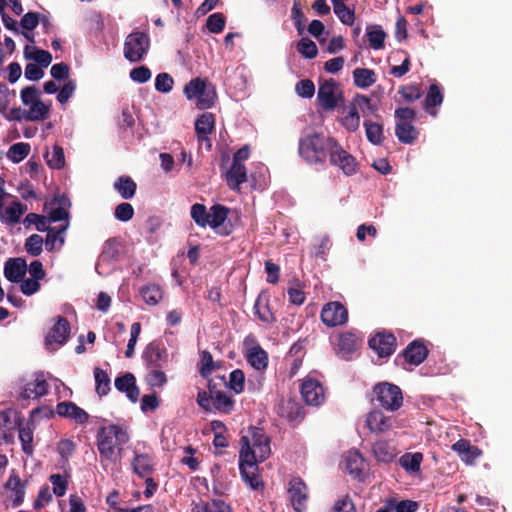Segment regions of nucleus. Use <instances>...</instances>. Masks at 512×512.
<instances>
[{"mask_svg":"<svg viewBox=\"0 0 512 512\" xmlns=\"http://www.w3.org/2000/svg\"><path fill=\"white\" fill-rule=\"evenodd\" d=\"M142 359L149 372L146 382L151 387H162L167 382L165 369L168 366L169 354L165 345L160 340H154L145 347Z\"/></svg>","mask_w":512,"mask_h":512,"instance_id":"obj_1","label":"nucleus"},{"mask_svg":"<svg viewBox=\"0 0 512 512\" xmlns=\"http://www.w3.org/2000/svg\"><path fill=\"white\" fill-rule=\"evenodd\" d=\"M101 459L116 463L120 460L123 446L129 441L127 431L118 424L100 427L96 435Z\"/></svg>","mask_w":512,"mask_h":512,"instance_id":"obj_2","label":"nucleus"},{"mask_svg":"<svg viewBox=\"0 0 512 512\" xmlns=\"http://www.w3.org/2000/svg\"><path fill=\"white\" fill-rule=\"evenodd\" d=\"M327 150H329L328 138L322 134H306L299 139L298 152L307 163H324Z\"/></svg>","mask_w":512,"mask_h":512,"instance_id":"obj_3","label":"nucleus"},{"mask_svg":"<svg viewBox=\"0 0 512 512\" xmlns=\"http://www.w3.org/2000/svg\"><path fill=\"white\" fill-rule=\"evenodd\" d=\"M249 431L250 437L246 435L241 437V449L239 453L246 450L254 455L256 464L263 462L271 453L270 440L260 428L251 427Z\"/></svg>","mask_w":512,"mask_h":512,"instance_id":"obj_4","label":"nucleus"},{"mask_svg":"<svg viewBox=\"0 0 512 512\" xmlns=\"http://www.w3.org/2000/svg\"><path fill=\"white\" fill-rule=\"evenodd\" d=\"M150 48L149 35L141 31L131 32L125 39L123 54L132 63L143 60Z\"/></svg>","mask_w":512,"mask_h":512,"instance_id":"obj_5","label":"nucleus"},{"mask_svg":"<svg viewBox=\"0 0 512 512\" xmlns=\"http://www.w3.org/2000/svg\"><path fill=\"white\" fill-rule=\"evenodd\" d=\"M197 404L205 411L216 410L224 414H229L235 405V401L231 396L222 391L215 392V395L209 396L204 390H200L197 394Z\"/></svg>","mask_w":512,"mask_h":512,"instance_id":"obj_6","label":"nucleus"},{"mask_svg":"<svg viewBox=\"0 0 512 512\" xmlns=\"http://www.w3.org/2000/svg\"><path fill=\"white\" fill-rule=\"evenodd\" d=\"M330 163L351 176L357 172L358 163L354 156L345 151L336 139L328 137Z\"/></svg>","mask_w":512,"mask_h":512,"instance_id":"obj_7","label":"nucleus"},{"mask_svg":"<svg viewBox=\"0 0 512 512\" xmlns=\"http://www.w3.org/2000/svg\"><path fill=\"white\" fill-rule=\"evenodd\" d=\"M373 391L380 405L389 411H396L403 404L402 391L395 384L381 382L374 386Z\"/></svg>","mask_w":512,"mask_h":512,"instance_id":"obj_8","label":"nucleus"},{"mask_svg":"<svg viewBox=\"0 0 512 512\" xmlns=\"http://www.w3.org/2000/svg\"><path fill=\"white\" fill-rule=\"evenodd\" d=\"M239 470L242 480L253 490L264 488V483L258 474V464L252 453L244 450L239 453Z\"/></svg>","mask_w":512,"mask_h":512,"instance_id":"obj_9","label":"nucleus"},{"mask_svg":"<svg viewBox=\"0 0 512 512\" xmlns=\"http://www.w3.org/2000/svg\"><path fill=\"white\" fill-rule=\"evenodd\" d=\"M342 98L343 92L337 81L330 78L320 83L317 100L323 110H334Z\"/></svg>","mask_w":512,"mask_h":512,"instance_id":"obj_10","label":"nucleus"},{"mask_svg":"<svg viewBox=\"0 0 512 512\" xmlns=\"http://www.w3.org/2000/svg\"><path fill=\"white\" fill-rule=\"evenodd\" d=\"M361 344L362 336L360 332L356 330L342 332L338 335L337 354L345 360H350Z\"/></svg>","mask_w":512,"mask_h":512,"instance_id":"obj_11","label":"nucleus"},{"mask_svg":"<svg viewBox=\"0 0 512 512\" xmlns=\"http://www.w3.org/2000/svg\"><path fill=\"white\" fill-rule=\"evenodd\" d=\"M321 320L328 327L343 325L348 321V310L341 302H329L321 310Z\"/></svg>","mask_w":512,"mask_h":512,"instance_id":"obj_12","label":"nucleus"},{"mask_svg":"<svg viewBox=\"0 0 512 512\" xmlns=\"http://www.w3.org/2000/svg\"><path fill=\"white\" fill-rule=\"evenodd\" d=\"M307 485L299 478L294 477L289 482L288 492L295 512H305L307 509L308 492Z\"/></svg>","mask_w":512,"mask_h":512,"instance_id":"obj_13","label":"nucleus"},{"mask_svg":"<svg viewBox=\"0 0 512 512\" xmlns=\"http://www.w3.org/2000/svg\"><path fill=\"white\" fill-rule=\"evenodd\" d=\"M303 400L308 405L319 406L325 400V393L322 384L313 378H306L300 387Z\"/></svg>","mask_w":512,"mask_h":512,"instance_id":"obj_14","label":"nucleus"},{"mask_svg":"<svg viewBox=\"0 0 512 512\" xmlns=\"http://www.w3.org/2000/svg\"><path fill=\"white\" fill-rule=\"evenodd\" d=\"M428 349L421 339H416L408 344L401 354L396 357V362L401 358L410 365L418 366L423 363L428 356Z\"/></svg>","mask_w":512,"mask_h":512,"instance_id":"obj_15","label":"nucleus"},{"mask_svg":"<svg viewBox=\"0 0 512 512\" xmlns=\"http://www.w3.org/2000/svg\"><path fill=\"white\" fill-rule=\"evenodd\" d=\"M368 344L379 357H389L395 352L396 337L392 333L378 332Z\"/></svg>","mask_w":512,"mask_h":512,"instance_id":"obj_16","label":"nucleus"},{"mask_svg":"<svg viewBox=\"0 0 512 512\" xmlns=\"http://www.w3.org/2000/svg\"><path fill=\"white\" fill-rule=\"evenodd\" d=\"M209 224L212 229L217 230L222 236L232 233V225H225L230 209L221 204H215L210 208Z\"/></svg>","mask_w":512,"mask_h":512,"instance_id":"obj_17","label":"nucleus"},{"mask_svg":"<svg viewBox=\"0 0 512 512\" xmlns=\"http://www.w3.org/2000/svg\"><path fill=\"white\" fill-rule=\"evenodd\" d=\"M56 413L60 417L70 419L80 425L87 423L89 419V414L71 401L59 402L56 406Z\"/></svg>","mask_w":512,"mask_h":512,"instance_id":"obj_18","label":"nucleus"},{"mask_svg":"<svg viewBox=\"0 0 512 512\" xmlns=\"http://www.w3.org/2000/svg\"><path fill=\"white\" fill-rule=\"evenodd\" d=\"M70 329L69 321L63 316H58L45 338L46 344L56 343L60 346L64 345L70 337Z\"/></svg>","mask_w":512,"mask_h":512,"instance_id":"obj_19","label":"nucleus"},{"mask_svg":"<svg viewBox=\"0 0 512 512\" xmlns=\"http://www.w3.org/2000/svg\"><path fill=\"white\" fill-rule=\"evenodd\" d=\"M277 413L289 422H300L305 412L302 405L294 399H281L277 406Z\"/></svg>","mask_w":512,"mask_h":512,"instance_id":"obj_20","label":"nucleus"},{"mask_svg":"<svg viewBox=\"0 0 512 512\" xmlns=\"http://www.w3.org/2000/svg\"><path fill=\"white\" fill-rule=\"evenodd\" d=\"M49 384L45 379L43 373L36 374L33 381L28 382L20 393V398L23 400L37 399L45 396L48 393Z\"/></svg>","mask_w":512,"mask_h":512,"instance_id":"obj_21","label":"nucleus"},{"mask_svg":"<svg viewBox=\"0 0 512 512\" xmlns=\"http://www.w3.org/2000/svg\"><path fill=\"white\" fill-rule=\"evenodd\" d=\"M215 129V116L210 112L200 115L195 121V132L200 143H206L211 148V141L208 137Z\"/></svg>","mask_w":512,"mask_h":512,"instance_id":"obj_22","label":"nucleus"},{"mask_svg":"<svg viewBox=\"0 0 512 512\" xmlns=\"http://www.w3.org/2000/svg\"><path fill=\"white\" fill-rule=\"evenodd\" d=\"M114 384L116 389L125 393L131 402L136 403L138 401L140 390L136 385V378L132 373L127 372L124 375L118 376Z\"/></svg>","mask_w":512,"mask_h":512,"instance_id":"obj_23","label":"nucleus"},{"mask_svg":"<svg viewBox=\"0 0 512 512\" xmlns=\"http://www.w3.org/2000/svg\"><path fill=\"white\" fill-rule=\"evenodd\" d=\"M27 272V263L23 258H9L4 264V276L12 283H19Z\"/></svg>","mask_w":512,"mask_h":512,"instance_id":"obj_24","label":"nucleus"},{"mask_svg":"<svg viewBox=\"0 0 512 512\" xmlns=\"http://www.w3.org/2000/svg\"><path fill=\"white\" fill-rule=\"evenodd\" d=\"M452 450L467 464H474L475 460L482 454V451L467 439H460L455 442L452 445Z\"/></svg>","mask_w":512,"mask_h":512,"instance_id":"obj_25","label":"nucleus"},{"mask_svg":"<svg viewBox=\"0 0 512 512\" xmlns=\"http://www.w3.org/2000/svg\"><path fill=\"white\" fill-rule=\"evenodd\" d=\"M366 426L373 433H384L392 427V420L380 410H373L367 414Z\"/></svg>","mask_w":512,"mask_h":512,"instance_id":"obj_26","label":"nucleus"},{"mask_svg":"<svg viewBox=\"0 0 512 512\" xmlns=\"http://www.w3.org/2000/svg\"><path fill=\"white\" fill-rule=\"evenodd\" d=\"M228 187L233 191H240V186L247 181V170L244 164L233 163L225 173Z\"/></svg>","mask_w":512,"mask_h":512,"instance_id":"obj_27","label":"nucleus"},{"mask_svg":"<svg viewBox=\"0 0 512 512\" xmlns=\"http://www.w3.org/2000/svg\"><path fill=\"white\" fill-rule=\"evenodd\" d=\"M191 512H234L231 505L222 499L193 502Z\"/></svg>","mask_w":512,"mask_h":512,"instance_id":"obj_28","label":"nucleus"},{"mask_svg":"<svg viewBox=\"0 0 512 512\" xmlns=\"http://www.w3.org/2000/svg\"><path fill=\"white\" fill-rule=\"evenodd\" d=\"M131 465L134 473L137 474L138 477L142 479L151 476L152 473L154 472L153 459L150 455L146 453H135Z\"/></svg>","mask_w":512,"mask_h":512,"instance_id":"obj_29","label":"nucleus"},{"mask_svg":"<svg viewBox=\"0 0 512 512\" xmlns=\"http://www.w3.org/2000/svg\"><path fill=\"white\" fill-rule=\"evenodd\" d=\"M443 102V93L437 83H432L429 86L428 92L424 100V109L430 114L435 116L437 114L434 108L441 105Z\"/></svg>","mask_w":512,"mask_h":512,"instance_id":"obj_30","label":"nucleus"},{"mask_svg":"<svg viewBox=\"0 0 512 512\" xmlns=\"http://www.w3.org/2000/svg\"><path fill=\"white\" fill-rule=\"evenodd\" d=\"M254 313L260 321L271 324L276 322V317L271 311L268 297H264L261 294L257 297L254 304Z\"/></svg>","mask_w":512,"mask_h":512,"instance_id":"obj_31","label":"nucleus"},{"mask_svg":"<svg viewBox=\"0 0 512 512\" xmlns=\"http://www.w3.org/2000/svg\"><path fill=\"white\" fill-rule=\"evenodd\" d=\"M24 57L27 60H34L38 66L43 68L48 67L52 62V55L49 51L30 45L24 47Z\"/></svg>","mask_w":512,"mask_h":512,"instance_id":"obj_32","label":"nucleus"},{"mask_svg":"<svg viewBox=\"0 0 512 512\" xmlns=\"http://www.w3.org/2000/svg\"><path fill=\"white\" fill-rule=\"evenodd\" d=\"M395 135L403 144H412L418 138V130L409 122H397L395 126Z\"/></svg>","mask_w":512,"mask_h":512,"instance_id":"obj_33","label":"nucleus"},{"mask_svg":"<svg viewBox=\"0 0 512 512\" xmlns=\"http://www.w3.org/2000/svg\"><path fill=\"white\" fill-rule=\"evenodd\" d=\"M247 361L248 363L255 368L256 370H264L268 365V354L267 352L260 346L256 345L249 349L247 353Z\"/></svg>","mask_w":512,"mask_h":512,"instance_id":"obj_34","label":"nucleus"},{"mask_svg":"<svg viewBox=\"0 0 512 512\" xmlns=\"http://www.w3.org/2000/svg\"><path fill=\"white\" fill-rule=\"evenodd\" d=\"M113 187L123 199H131L136 193L137 184L130 176H120L115 180Z\"/></svg>","mask_w":512,"mask_h":512,"instance_id":"obj_35","label":"nucleus"},{"mask_svg":"<svg viewBox=\"0 0 512 512\" xmlns=\"http://www.w3.org/2000/svg\"><path fill=\"white\" fill-rule=\"evenodd\" d=\"M354 85L358 88H368L377 81V76L372 69L356 68L353 71Z\"/></svg>","mask_w":512,"mask_h":512,"instance_id":"obj_36","label":"nucleus"},{"mask_svg":"<svg viewBox=\"0 0 512 512\" xmlns=\"http://www.w3.org/2000/svg\"><path fill=\"white\" fill-rule=\"evenodd\" d=\"M363 126L365 128L367 140L373 145H381L384 140L383 125L365 119Z\"/></svg>","mask_w":512,"mask_h":512,"instance_id":"obj_37","label":"nucleus"},{"mask_svg":"<svg viewBox=\"0 0 512 512\" xmlns=\"http://www.w3.org/2000/svg\"><path fill=\"white\" fill-rule=\"evenodd\" d=\"M372 452L378 461L384 463L391 462L396 456L395 449L383 440L374 443Z\"/></svg>","mask_w":512,"mask_h":512,"instance_id":"obj_38","label":"nucleus"},{"mask_svg":"<svg viewBox=\"0 0 512 512\" xmlns=\"http://www.w3.org/2000/svg\"><path fill=\"white\" fill-rule=\"evenodd\" d=\"M366 36L372 49L380 50L384 48L386 33L381 26L368 25L366 28Z\"/></svg>","mask_w":512,"mask_h":512,"instance_id":"obj_39","label":"nucleus"},{"mask_svg":"<svg viewBox=\"0 0 512 512\" xmlns=\"http://www.w3.org/2000/svg\"><path fill=\"white\" fill-rule=\"evenodd\" d=\"M346 469L350 475L360 477L364 468V459L358 451L348 452L346 459Z\"/></svg>","mask_w":512,"mask_h":512,"instance_id":"obj_40","label":"nucleus"},{"mask_svg":"<svg viewBox=\"0 0 512 512\" xmlns=\"http://www.w3.org/2000/svg\"><path fill=\"white\" fill-rule=\"evenodd\" d=\"M140 295L146 304L155 306L162 300L163 290L159 285L152 283L143 286Z\"/></svg>","mask_w":512,"mask_h":512,"instance_id":"obj_41","label":"nucleus"},{"mask_svg":"<svg viewBox=\"0 0 512 512\" xmlns=\"http://www.w3.org/2000/svg\"><path fill=\"white\" fill-rule=\"evenodd\" d=\"M333 10L339 20L345 25H353L355 21L354 9L349 8L342 0H331Z\"/></svg>","mask_w":512,"mask_h":512,"instance_id":"obj_42","label":"nucleus"},{"mask_svg":"<svg viewBox=\"0 0 512 512\" xmlns=\"http://www.w3.org/2000/svg\"><path fill=\"white\" fill-rule=\"evenodd\" d=\"M25 210L26 206H24L19 201H14L9 207H3L2 216H0V218L2 221H5L9 224H16L20 221V218Z\"/></svg>","mask_w":512,"mask_h":512,"instance_id":"obj_43","label":"nucleus"},{"mask_svg":"<svg viewBox=\"0 0 512 512\" xmlns=\"http://www.w3.org/2000/svg\"><path fill=\"white\" fill-rule=\"evenodd\" d=\"M355 103L356 105H358L360 113L362 114L363 117H378V106L377 104L372 102L370 97L363 94H357L355 96Z\"/></svg>","mask_w":512,"mask_h":512,"instance_id":"obj_44","label":"nucleus"},{"mask_svg":"<svg viewBox=\"0 0 512 512\" xmlns=\"http://www.w3.org/2000/svg\"><path fill=\"white\" fill-rule=\"evenodd\" d=\"M44 157L51 169L59 170L65 166L64 150L59 145H54L52 152L46 151Z\"/></svg>","mask_w":512,"mask_h":512,"instance_id":"obj_45","label":"nucleus"},{"mask_svg":"<svg viewBox=\"0 0 512 512\" xmlns=\"http://www.w3.org/2000/svg\"><path fill=\"white\" fill-rule=\"evenodd\" d=\"M121 254V243L116 238L108 239L103 247L101 258L103 261L111 262L118 260Z\"/></svg>","mask_w":512,"mask_h":512,"instance_id":"obj_46","label":"nucleus"},{"mask_svg":"<svg viewBox=\"0 0 512 512\" xmlns=\"http://www.w3.org/2000/svg\"><path fill=\"white\" fill-rule=\"evenodd\" d=\"M94 378L96 383V393L99 396H106L110 391V377L106 371L103 369L96 367L94 369Z\"/></svg>","mask_w":512,"mask_h":512,"instance_id":"obj_47","label":"nucleus"},{"mask_svg":"<svg viewBox=\"0 0 512 512\" xmlns=\"http://www.w3.org/2000/svg\"><path fill=\"white\" fill-rule=\"evenodd\" d=\"M423 460V455L420 452L416 453H405L401 456L399 462L403 469L407 472H418L420 465Z\"/></svg>","mask_w":512,"mask_h":512,"instance_id":"obj_48","label":"nucleus"},{"mask_svg":"<svg viewBox=\"0 0 512 512\" xmlns=\"http://www.w3.org/2000/svg\"><path fill=\"white\" fill-rule=\"evenodd\" d=\"M49 113V106L39 100L29 106V110H27V121H44L49 117Z\"/></svg>","mask_w":512,"mask_h":512,"instance_id":"obj_49","label":"nucleus"},{"mask_svg":"<svg viewBox=\"0 0 512 512\" xmlns=\"http://www.w3.org/2000/svg\"><path fill=\"white\" fill-rule=\"evenodd\" d=\"M30 149L31 147L29 143H15L9 148L7 152V157L12 162L19 163L28 156V154L30 153Z\"/></svg>","mask_w":512,"mask_h":512,"instance_id":"obj_50","label":"nucleus"},{"mask_svg":"<svg viewBox=\"0 0 512 512\" xmlns=\"http://www.w3.org/2000/svg\"><path fill=\"white\" fill-rule=\"evenodd\" d=\"M191 218L194 220V222L202 227L205 228L209 224V218L210 213L207 211V208L204 204L195 203L191 207Z\"/></svg>","mask_w":512,"mask_h":512,"instance_id":"obj_51","label":"nucleus"},{"mask_svg":"<svg viewBox=\"0 0 512 512\" xmlns=\"http://www.w3.org/2000/svg\"><path fill=\"white\" fill-rule=\"evenodd\" d=\"M207 80L202 78H194L190 82H188L184 87V94L188 99L197 98L201 93H203L204 88H206Z\"/></svg>","mask_w":512,"mask_h":512,"instance_id":"obj_52","label":"nucleus"},{"mask_svg":"<svg viewBox=\"0 0 512 512\" xmlns=\"http://www.w3.org/2000/svg\"><path fill=\"white\" fill-rule=\"evenodd\" d=\"M44 240L39 234H32L25 240L24 248L31 256H39L43 251Z\"/></svg>","mask_w":512,"mask_h":512,"instance_id":"obj_53","label":"nucleus"},{"mask_svg":"<svg viewBox=\"0 0 512 512\" xmlns=\"http://www.w3.org/2000/svg\"><path fill=\"white\" fill-rule=\"evenodd\" d=\"M19 439L21 441L22 450L23 452L31 456L33 454V430L27 425V426H21L19 428Z\"/></svg>","mask_w":512,"mask_h":512,"instance_id":"obj_54","label":"nucleus"},{"mask_svg":"<svg viewBox=\"0 0 512 512\" xmlns=\"http://www.w3.org/2000/svg\"><path fill=\"white\" fill-rule=\"evenodd\" d=\"M228 386L236 394H240L244 391L245 375L241 369H235L230 373Z\"/></svg>","mask_w":512,"mask_h":512,"instance_id":"obj_55","label":"nucleus"},{"mask_svg":"<svg viewBox=\"0 0 512 512\" xmlns=\"http://www.w3.org/2000/svg\"><path fill=\"white\" fill-rule=\"evenodd\" d=\"M297 51L305 58L313 59L318 54L316 44L309 38H302L297 43Z\"/></svg>","mask_w":512,"mask_h":512,"instance_id":"obj_56","label":"nucleus"},{"mask_svg":"<svg viewBox=\"0 0 512 512\" xmlns=\"http://www.w3.org/2000/svg\"><path fill=\"white\" fill-rule=\"evenodd\" d=\"M219 366L213 361V357L210 352L203 351L201 353V367L199 373L202 377L208 378L211 373Z\"/></svg>","mask_w":512,"mask_h":512,"instance_id":"obj_57","label":"nucleus"},{"mask_svg":"<svg viewBox=\"0 0 512 512\" xmlns=\"http://www.w3.org/2000/svg\"><path fill=\"white\" fill-rule=\"evenodd\" d=\"M225 17L222 13L211 14L206 20V27L211 33H221L225 27Z\"/></svg>","mask_w":512,"mask_h":512,"instance_id":"obj_58","label":"nucleus"},{"mask_svg":"<svg viewBox=\"0 0 512 512\" xmlns=\"http://www.w3.org/2000/svg\"><path fill=\"white\" fill-rule=\"evenodd\" d=\"M388 508L396 512H415L418 509V503L412 500L392 499L388 501Z\"/></svg>","mask_w":512,"mask_h":512,"instance_id":"obj_59","label":"nucleus"},{"mask_svg":"<svg viewBox=\"0 0 512 512\" xmlns=\"http://www.w3.org/2000/svg\"><path fill=\"white\" fill-rule=\"evenodd\" d=\"M216 98V92L214 87H211L210 89L206 85V88H204L203 93H201L197 97V107L200 109H208L212 107L215 103Z\"/></svg>","mask_w":512,"mask_h":512,"instance_id":"obj_60","label":"nucleus"},{"mask_svg":"<svg viewBox=\"0 0 512 512\" xmlns=\"http://www.w3.org/2000/svg\"><path fill=\"white\" fill-rule=\"evenodd\" d=\"M399 94H401L404 100L409 103L415 102L422 96V92L417 84L401 86Z\"/></svg>","mask_w":512,"mask_h":512,"instance_id":"obj_61","label":"nucleus"},{"mask_svg":"<svg viewBox=\"0 0 512 512\" xmlns=\"http://www.w3.org/2000/svg\"><path fill=\"white\" fill-rule=\"evenodd\" d=\"M296 93L303 98H312L315 94V85L310 79H303L295 85Z\"/></svg>","mask_w":512,"mask_h":512,"instance_id":"obj_62","label":"nucleus"},{"mask_svg":"<svg viewBox=\"0 0 512 512\" xmlns=\"http://www.w3.org/2000/svg\"><path fill=\"white\" fill-rule=\"evenodd\" d=\"M21 101L24 105L30 106L38 102L40 99V92L35 86H26L20 92Z\"/></svg>","mask_w":512,"mask_h":512,"instance_id":"obj_63","label":"nucleus"},{"mask_svg":"<svg viewBox=\"0 0 512 512\" xmlns=\"http://www.w3.org/2000/svg\"><path fill=\"white\" fill-rule=\"evenodd\" d=\"M114 215L117 220L127 222L133 218L134 208L128 202H122L116 206Z\"/></svg>","mask_w":512,"mask_h":512,"instance_id":"obj_64","label":"nucleus"}]
</instances>
